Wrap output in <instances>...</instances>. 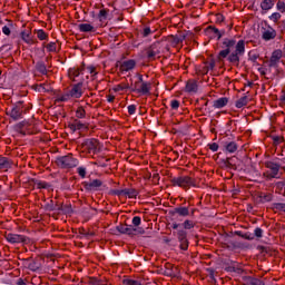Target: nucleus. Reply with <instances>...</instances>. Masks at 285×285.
Masks as SVG:
<instances>
[{"label": "nucleus", "mask_w": 285, "mask_h": 285, "mask_svg": "<svg viewBox=\"0 0 285 285\" xmlns=\"http://www.w3.org/2000/svg\"><path fill=\"white\" fill-rule=\"evenodd\" d=\"M223 50L218 52L217 59L218 61H224L227 59L232 66L236 68L239 67L240 57H244L246 52V41L225 38L223 40Z\"/></svg>", "instance_id": "nucleus-1"}, {"label": "nucleus", "mask_w": 285, "mask_h": 285, "mask_svg": "<svg viewBox=\"0 0 285 285\" xmlns=\"http://www.w3.org/2000/svg\"><path fill=\"white\" fill-rule=\"evenodd\" d=\"M56 164L59 168H77V166H79V159H77L72 154H68L66 156L57 157Z\"/></svg>", "instance_id": "nucleus-2"}, {"label": "nucleus", "mask_w": 285, "mask_h": 285, "mask_svg": "<svg viewBox=\"0 0 285 285\" xmlns=\"http://www.w3.org/2000/svg\"><path fill=\"white\" fill-rule=\"evenodd\" d=\"M23 112H26V107H23V101L16 102L11 109H7V115L13 121H19L23 117Z\"/></svg>", "instance_id": "nucleus-3"}, {"label": "nucleus", "mask_w": 285, "mask_h": 285, "mask_svg": "<svg viewBox=\"0 0 285 285\" xmlns=\"http://www.w3.org/2000/svg\"><path fill=\"white\" fill-rule=\"evenodd\" d=\"M173 186H178L179 188H184L188 190L190 186H195V179L190 178V176H178L170 179Z\"/></svg>", "instance_id": "nucleus-4"}, {"label": "nucleus", "mask_w": 285, "mask_h": 285, "mask_svg": "<svg viewBox=\"0 0 285 285\" xmlns=\"http://www.w3.org/2000/svg\"><path fill=\"white\" fill-rule=\"evenodd\" d=\"M82 148L88 153V155H97V153H99V140L95 138L86 139L82 142Z\"/></svg>", "instance_id": "nucleus-5"}, {"label": "nucleus", "mask_w": 285, "mask_h": 285, "mask_svg": "<svg viewBox=\"0 0 285 285\" xmlns=\"http://www.w3.org/2000/svg\"><path fill=\"white\" fill-rule=\"evenodd\" d=\"M6 239L9 244H30V238L28 236L13 233L6 234Z\"/></svg>", "instance_id": "nucleus-6"}, {"label": "nucleus", "mask_w": 285, "mask_h": 285, "mask_svg": "<svg viewBox=\"0 0 285 285\" xmlns=\"http://www.w3.org/2000/svg\"><path fill=\"white\" fill-rule=\"evenodd\" d=\"M265 167L271 170L268 177L272 179H279V169L282 168V165L274 161H265Z\"/></svg>", "instance_id": "nucleus-7"}, {"label": "nucleus", "mask_w": 285, "mask_h": 285, "mask_svg": "<svg viewBox=\"0 0 285 285\" xmlns=\"http://www.w3.org/2000/svg\"><path fill=\"white\" fill-rule=\"evenodd\" d=\"M150 88H153V83L150 82H135L134 88H131V92H139L140 95H150Z\"/></svg>", "instance_id": "nucleus-8"}, {"label": "nucleus", "mask_w": 285, "mask_h": 285, "mask_svg": "<svg viewBox=\"0 0 285 285\" xmlns=\"http://www.w3.org/2000/svg\"><path fill=\"white\" fill-rule=\"evenodd\" d=\"M275 37H277V31L271 24L262 28V39L264 41H272Z\"/></svg>", "instance_id": "nucleus-9"}, {"label": "nucleus", "mask_w": 285, "mask_h": 285, "mask_svg": "<svg viewBox=\"0 0 285 285\" xmlns=\"http://www.w3.org/2000/svg\"><path fill=\"white\" fill-rule=\"evenodd\" d=\"M279 59H282V50L277 49V50L273 51L269 61H266L265 63L269 68H274V70H277Z\"/></svg>", "instance_id": "nucleus-10"}, {"label": "nucleus", "mask_w": 285, "mask_h": 285, "mask_svg": "<svg viewBox=\"0 0 285 285\" xmlns=\"http://www.w3.org/2000/svg\"><path fill=\"white\" fill-rule=\"evenodd\" d=\"M177 239L180 244V250H188V233L184 229H179L177 232Z\"/></svg>", "instance_id": "nucleus-11"}, {"label": "nucleus", "mask_w": 285, "mask_h": 285, "mask_svg": "<svg viewBox=\"0 0 285 285\" xmlns=\"http://www.w3.org/2000/svg\"><path fill=\"white\" fill-rule=\"evenodd\" d=\"M68 94L71 99H80L81 95H83V82H78L73 85Z\"/></svg>", "instance_id": "nucleus-12"}, {"label": "nucleus", "mask_w": 285, "mask_h": 285, "mask_svg": "<svg viewBox=\"0 0 285 285\" xmlns=\"http://www.w3.org/2000/svg\"><path fill=\"white\" fill-rule=\"evenodd\" d=\"M169 215H171V217H175V215H178L179 217H188L190 215V209L188 207H176L169 212Z\"/></svg>", "instance_id": "nucleus-13"}, {"label": "nucleus", "mask_w": 285, "mask_h": 285, "mask_svg": "<svg viewBox=\"0 0 285 285\" xmlns=\"http://www.w3.org/2000/svg\"><path fill=\"white\" fill-rule=\"evenodd\" d=\"M104 186V181L99 179H94L89 183H85L86 190H99Z\"/></svg>", "instance_id": "nucleus-14"}, {"label": "nucleus", "mask_w": 285, "mask_h": 285, "mask_svg": "<svg viewBox=\"0 0 285 285\" xmlns=\"http://www.w3.org/2000/svg\"><path fill=\"white\" fill-rule=\"evenodd\" d=\"M69 128L72 132H77V130H88V125L75 119L72 124H69Z\"/></svg>", "instance_id": "nucleus-15"}, {"label": "nucleus", "mask_w": 285, "mask_h": 285, "mask_svg": "<svg viewBox=\"0 0 285 285\" xmlns=\"http://www.w3.org/2000/svg\"><path fill=\"white\" fill-rule=\"evenodd\" d=\"M136 66H137V61L129 59V60L121 62L120 70H121V72H128L130 70H135Z\"/></svg>", "instance_id": "nucleus-16"}, {"label": "nucleus", "mask_w": 285, "mask_h": 285, "mask_svg": "<svg viewBox=\"0 0 285 285\" xmlns=\"http://www.w3.org/2000/svg\"><path fill=\"white\" fill-rule=\"evenodd\" d=\"M137 229L132 227V225H119L117 226V232L121 233L122 235H135Z\"/></svg>", "instance_id": "nucleus-17"}, {"label": "nucleus", "mask_w": 285, "mask_h": 285, "mask_svg": "<svg viewBox=\"0 0 285 285\" xmlns=\"http://www.w3.org/2000/svg\"><path fill=\"white\" fill-rule=\"evenodd\" d=\"M20 37L24 43H28V46L37 43V39L32 37V32L30 31H21Z\"/></svg>", "instance_id": "nucleus-18"}, {"label": "nucleus", "mask_w": 285, "mask_h": 285, "mask_svg": "<svg viewBox=\"0 0 285 285\" xmlns=\"http://www.w3.org/2000/svg\"><path fill=\"white\" fill-rule=\"evenodd\" d=\"M239 159L237 157H229L223 160V164L226 168H237V163Z\"/></svg>", "instance_id": "nucleus-19"}, {"label": "nucleus", "mask_w": 285, "mask_h": 285, "mask_svg": "<svg viewBox=\"0 0 285 285\" xmlns=\"http://www.w3.org/2000/svg\"><path fill=\"white\" fill-rule=\"evenodd\" d=\"M12 168V160L8 157L0 156V170Z\"/></svg>", "instance_id": "nucleus-20"}, {"label": "nucleus", "mask_w": 285, "mask_h": 285, "mask_svg": "<svg viewBox=\"0 0 285 285\" xmlns=\"http://www.w3.org/2000/svg\"><path fill=\"white\" fill-rule=\"evenodd\" d=\"M275 6V0H263L261 2V10L264 12H268V10H273Z\"/></svg>", "instance_id": "nucleus-21"}, {"label": "nucleus", "mask_w": 285, "mask_h": 285, "mask_svg": "<svg viewBox=\"0 0 285 285\" xmlns=\"http://www.w3.org/2000/svg\"><path fill=\"white\" fill-rule=\"evenodd\" d=\"M137 195H139V191H137V189H132V188H125L122 196L124 197H129V199H137Z\"/></svg>", "instance_id": "nucleus-22"}, {"label": "nucleus", "mask_w": 285, "mask_h": 285, "mask_svg": "<svg viewBox=\"0 0 285 285\" xmlns=\"http://www.w3.org/2000/svg\"><path fill=\"white\" fill-rule=\"evenodd\" d=\"M186 92H197V80H188L185 87Z\"/></svg>", "instance_id": "nucleus-23"}, {"label": "nucleus", "mask_w": 285, "mask_h": 285, "mask_svg": "<svg viewBox=\"0 0 285 285\" xmlns=\"http://www.w3.org/2000/svg\"><path fill=\"white\" fill-rule=\"evenodd\" d=\"M58 213H62V215H72V205H59Z\"/></svg>", "instance_id": "nucleus-24"}, {"label": "nucleus", "mask_w": 285, "mask_h": 285, "mask_svg": "<svg viewBox=\"0 0 285 285\" xmlns=\"http://www.w3.org/2000/svg\"><path fill=\"white\" fill-rule=\"evenodd\" d=\"M159 46V42H155L150 49L147 51V57L148 59H155V57H157V55H159L158 50H155V48H157Z\"/></svg>", "instance_id": "nucleus-25"}, {"label": "nucleus", "mask_w": 285, "mask_h": 285, "mask_svg": "<svg viewBox=\"0 0 285 285\" xmlns=\"http://www.w3.org/2000/svg\"><path fill=\"white\" fill-rule=\"evenodd\" d=\"M228 106V98L223 97V98H218L217 100L214 101V108H224Z\"/></svg>", "instance_id": "nucleus-26"}, {"label": "nucleus", "mask_w": 285, "mask_h": 285, "mask_svg": "<svg viewBox=\"0 0 285 285\" xmlns=\"http://www.w3.org/2000/svg\"><path fill=\"white\" fill-rule=\"evenodd\" d=\"M207 32H212V35H215L218 40L222 39V37H224V35L226 33V31H219V29H217L213 26H209L207 28Z\"/></svg>", "instance_id": "nucleus-27"}, {"label": "nucleus", "mask_w": 285, "mask_h": 285, "mask_svg": "<svg viewBox=\"0 0 285 285\" xmlns=\"http://www.w3.org/2000/svg\"><path fill=\"white\" fill-rule=\"evenodd\" d=\"M80 32H95V27L90 23L78 24Z\"/></svg>", "instance_id": "nucleus-28"}, {"label": "nucleus", "mask_w": 285, "mask_h": 285, "mask_svg": "<svg viewBox=\"0 0 285 285\" xmlns=\"http://www.w3.org/2000/svg\"><path fill=\"white\" fill-rule=\"evenodd\" d=\"M45 209L49 210L50 213H52V210H59V204L55 203V200H49L45 205Z\"/></svg>", "instance_id": "nucleus-29"}, {"label": "nucleus", "mask_w": 285, "mask_h": 285, "mask_svg": "<svg viewBox=\"0 0 285 285\" xmlns=\"http://www.w3.org/2000/svg\"><path fill=\"white\" fill-rule=\"evenodd\" d=\"M237 148L238 146L235 141H230L225 145V150H227V153H237Z\"/></svg>", "instance_id": "nucleus-30"}, {"label": "nucleus", "mask_w": 285, "mask_h": 285, "mask_svg": "<svg viewBox=\"0 0 285 285\" xmlns=\"http://www.w3.org/2000/svg\"><path fill=\"white\" fill-rule=\"evenodd\" d=\"M235 235H237L238 237H242L243 239H247V240H253V239H255V236H253V234H250V233H242V232H239V230H237V232H235Z\"/></svg>", "instance_id": "nucleus-31"}, {"label": "nucleus", "mask_w": 285, "mask_h": 285, "mask_svg": "<svg viewBox=\"0 0 285 285\" xmlns=\"http://www.w3.org/2000/svg\"><path fill=\"white\" fill-rule=\"evenodd\" d=\"M244 106H248V96H244L236 101V108H244Z\"/></svg>", "instance_id": "nucleus-32"}, {"label": "nucleus", "mask_w": 285, "mask_h": 285, "mask_svg": "<svg viewBox=\"0 0 285 285\" xmlns=\"http://www.w3.org/2000/svg\"><path fill=\"white\" fill-rule=\"evenodd\" d=\"M124 90H130V85L126 82H121L120 85H117L115 88L116 92H121Z\"/></svg>", "instance_id": "nucleus-33"}, {"label": "nucleus", "mask_w": 285, "mask_h": 285, "mask_svg": "<svg viewBox=\"0 0 285 285\" xmlns=\"http://www.w3.org/2000/svg\"><path fill=\"white\" fill-rule=\"evenodd\" d=\"M37 38L40 41H46V39H48V33H46V31H43V29H39L36 31Z\"/></svg>", "instance_id": "nucleus-34"}, {"label": "nucleus", "mask_w": 285, "mask_h": 285, "mask_svg": "<svg viewBox=\"0 0 285 285\" xmlns=\"http://www.w3.org/2000/svg\"><path fill=\"white\" fill-rule=\"evenodd\" d=\"M76 117L77 119H85L86 118V109L83 107H78L76 110Z\"/></svg>", "instance_id": "nucleus-35"}, {"label": "nucleus", "mask_w": 285, "mask_h": 285, "mask_svg": "<svg viewBox=\"0 0 285 285\" xmlns=\"http://www.w3.org/2000/svg\"><path fill=\"white\" fill-rule=\"evenodd\" d=\"M276 10L278 12H282V14H284L285 12V0H278L276 3Z\"/></svg>", "instance_id": "nucleus-36"}, {"label": "nucleus", "mask_w": 285, "mask_h": 285, "mask_svg": "<svg viewBox=\"0 0 285 285\" xmlns=\"http://www.w3.org/2000/svg\"><path fill=\"white\" fill-rule=\"evenodd\" d=\"M36 68L38 72H41V75H46V72H48V69L46 68V65L43 62H38L36 65Z\"/></svg>", "instance_id": "nucleus-37"}, {"label": "nucleus", "mask_w": 285, "mask_h": 285, "mask_svg": "<svg viewBox=\"0 0 285 285\" xmlns=\"http://www.w3.org/2000/svg\"><path fill=\"white\" fill-rule=\"evenodd\" d=\"M69 99H72V97L70 96L69 92H67V94H65V95L58 97V98L56 99V101H57L58 104H61V102H63V101H69Z\"/></svg>", "instance_id": "nucleus-38"}, {"label": "nucleus", "mask_w": 285, "mask_h": 285, "mask_svg": "<svg viewBox=\"0 0 285 285\" xmlns=\"http://www.w3.org/2000/svg\"><path fill=\"white\" fill-rule=\"evenodd\" d=\"M79 75H81V70L80 69H70L69 70V77L70 79H73L79 77Z\"/></svg>", "instance_id": "nucleus-39"}, {"label": "nucleus", "mask_w": 285, "mask_h": 285, "mask_svg": "<svg viewBox=\"0 0 285 285\" xmlns=\"http://www.w3.org/2000/svg\"><path fill=\"white\" fill-rule=\"evenodd\" d=\"M183 227L185 228V230H190V228H195V223L187 219L183 223Z\"/></svg>", "instance_id": "nucleus-40"}, {"label": "nucleus", "mask_w": 285, "mask_h": 285, "mask_svg": "<svg viewBox=\"0 0 285 285\" xmlns=\"http://www.w3.org/2000/svg\"><path fill=\"white\" fill-rule=\"evenodd\" d=\"M271 21H273L274 23H277V21H279V19H282V13L281 12H274L269 16Z\"/></svg>", "instance_id": "nucleus-41"}, {"label": "nucleus", "mask_w": 285, "mask_h": 285, "mask_svg": "<svg viewBox=\"0 0 285 285\" xmlns=\"http://www.w3.org/2000/svg\"><path fill=\"white\" fill-rule=\"evenodd\" d=\"M98 19L100 21H104V19H108V10L107 9H101L98 13Z\"/></svg>", "instance_id": "nucleus-42"}, {"label": "nucleus", "mask_w": 285, "mask_h": 285, "mask_svg": "<svg viewBox=\"0 0 285 285\" xmlns=\"http://www.w3.org/2000/svg\"><path fill=\"white\" fill-rule=\"evenodd\" d=\"M273 68L275 67H269L267 65V67H265V70L268 75H271V79H273V77H276L277 72H278V69H275V71H273Z\"/></svg>", "instance_id": "nucleus-43"}, {"label": "nucleus", "mask_w": 285, "mask_h": 285, "mask_svg": "<svg viewBox=\"0 0 285 285\" xmlns=\"http://www.w3.org/2000/svg\"><path fill=\"white\" fill-rule=\"evenodd\" d=\"M89 284H91V285H107L106 283H104V281L95 278V277H91L89 279Z\"/></svg>", "instance_id": "nucleus-44"}, {"label": "nucleus", "mask_w": 285, "mask_h": 285, "mask_svg": "<svg viewBox=\"0 0 285 285\" xmlns=\"http://www.w3.org/2000/svg\"><path fill=\"white\" fill-rule=\"evenodd\" d=\"M77 173H78L79 177H81V179H86V174H87L86 167H78Z\"/></svg>", "instance_id": "nucleus-45"}, {"label": "nucleus", "mask_w": 285, "mask_h": 285, "mask_svg": "<svg viewBox=\"0 0 285 285\" xmlns=\"http://www.w3.org/2000/svg\"><path fill=\"white\" fill-rule=\"evenodd\" d=\"M47 50H48L49 52H57V42H49V43L47 45Z\"/></svg>", "instance_id": "nucleus-46"}, {"label": "nucleus", "mask_w": 285, "mask_h": 285, "mask_svg": "<svg viewBox=\"0 0 285 285\" xmlns=\"http://www.w3.org/2000/svg\"><path fill=\"white\" fill-rule=\"evenodd\" d=\"M254 235H255V237H257L258 239H261V237L264 236V229H263V228H259V227H256L255 230H254Z\"/></svg>", "instance_id": "nucleus-47"}, {"label": "nucleus", "mask_w": 285, "mask_h": 285, "mask_svg": "<svg viewBox=\"0 0 285 285\" xmlns=\"http://www.w3.org/2000/svg\"><path fill=\"white\" fill-rule=\"evenodd\" d=\"M122 284L124 285H141V283H139L138 281H135V279H124Z\"/></svg>", "instance_id": "nucleus-48"}, {"label": "nucleus", "mask_w": 285, "mask_h": 285, "mask_svg": "<svg viewBox=\"0 0 285 285\" xmlns=\"http://www.w3.org/2000/svg\"><path fill=\"white\" fill-rule=\"evenodd\" d=\"M272 139H273L275 146H279V144H282L284 141V138L281 136H273Z\"/></svg>", "instance_id": "nucleus-49"}, {"label": "nucleus", "mask_w": 285, "mask_h": 285, "mask_svg": "<svg viewBox=\"0 0 285 285\" xmlns=\"http://www.w3.org/2000/svg\"><path fill=\"white\" fill-rule=\"evenodd\" d=\"M248 57H249V61H253V63H256L257 59H259V55L253 53V52H249Z\"/></svg>", "instance_id": "nucleus-50"}, {"label": "nucleus", "mask_w": 285, "mask_h": 285, "mask_svg": "<svg viewBox=\"0 0 285 285\" xmlns=\"http://www.w3.org/2000/svg\"><path fill=\"white\" fill-rule=\"evenodd\" d=\"M250 285H265L259 278H249Z\"/></svg>", "instance_id": "nucleus-51"}, {"label": "nucleus", "mask_w": 285, "mask_h": 285, "mask_svg": "<svg viewBox=\"0 0 285 285\" xmlns=\"http://www.w3.org/2000/svg\"><path fill=\"white\" fill-rule=\"evenodd\" d=\"M110 195H117V197H124V189H112Z\"/></svg>", "instance_id": "nucleus-52"}, {"label": "nucleus", "mask_w": 285, "mask_h": 285, "mask_svg": "<svg viewBox=\"0 0 285 285\" xmlns=\"http://www.w3.org/2000/svg\"><path fill=\"white\" fill-rule=\"evenodd\" d=\"M209 150H212L213 153H217V150H219V145L217 142H213L208 145Z\"/></svg>", "instance_id": "nucleus-53"}, {"label": "nucleus", "mask_w": 285, "mask_h": 285, "mask_svg": "<svg viewBox=\"0 0 285 285\" xmlns=\"http://www.w3.org/2000/svg\"><path fill=\"white\" fill-rule=\"evenodd\" d=\"M131 222H132V225L136 227L141 226V217L139 216H135Z\"/></svg>", "instance_id": "nucleus-54"}, {"label": "nucleus", "mask_w": 285, "mask_h": 285, "mask_svg": "<svg viewBox=\"0 0 285 285\" xmlns=\"http://www.w3.org/2000/svg\"><path fill=\"white\" fill-rule=\"evenodd\" d=\"M153 33V30H150V27H145L141 35L142 37H149Z\"/></svg>", "instance_id": "nucleus-55"}, {"label": "nucleus", "mask_w": 285, "mask_h": 285, "mask_svg": "<svg viewBox=\"0 0 285 285\" xmlns=\"http://www.w3.org/2000/svg\"><path fill=\"white\" fill-rule=\"evenodd\" d=\"M170 107L173 110H177L179 108V100H171Z\"/></svg>", "instance_id": "nucleus-56"}, {"label": "nucleus", "mask_w": 285, "mask_h": 285, "mask_svg": "<svg viewBox=\"0 0 285 285\" xmlns=\"http://www.w3.org/2000/svg\"><path fill=\"white\" fill-rule=\"evenodd\" d=\"M261 199H262V202H271V199H273V196L262 194Z\"/></svg>", "instance_id": "nucleus-57"}, {"label": "nucleus", "mask_w": 285, "mask_h": 285, "mask_svg": "<svg viewBox=\"0 0 285 285\" xmlns=\"http://www.w3.org/2000/svg\"><path fill=\"white\" fill-rule=\"evenodd\" d=\"M37 187L38 188H50V185L48 184V183H45V181H39L38 184H37Z\"/></svg>", "instance_id": "nucleus-58"}, {"label": "nucleus", "mask_w": 285, "mask_h": 285, "mask_svg": "<svg viewBox=\"0 0 285 285\" xmlns=\"http://www.w3.org/2000/svg\"><path fill=\"white\" fill-rule=\"evenodd\" d=\"M128 112L130 115H135V112H137V106H135V105L128 106Z\"/></svg>", "instance_id": "nucleus-59"}, {"label": "nucleus", "mask_w": 285, "mask_h": 285, "mask_svg": "<svg viewBox=\"0 0 285 285\" xmlns=\"http://www.w3.org/2000/svg\"><path fill=\"white\" fill-rule=\"evenodd\" d=\"M2 32H3V35H6L7 37H10V33H11L10 27L4 26V27L2 28Z\"/></svg>", "instance_id": "nucleus-60"}, {"label": "nucleus", "mask_w": 285, "mask_h": 285, "mask_svg": "<svg viewBox=\"0 0 285 285\" xmlns=\"http://www.w3.org/2000/svg\"><path fill=\"white\" fill-rule=\"evenodd\" d=\"M276 208H277V210H282L283 213H285V203L276 204Z\"/></svg>", "instance_id": "nucleus-61"}, {"label": "nucleus", "mask_w": 285, "mask_h": 285, "mask_svg": "<svg viewBox=\"0 0 285 285\" xmlns=\"http://www.w3.org/2000/svg\"><path fill=\"white\" fill-rule=\"evenodd\" d=\"M88 72H90V75H97V68L89 66L87 67Z\"/></svg>", "instance_id": "nucleus-62"}, {"label": "nucleus", "mask_w": 285, "mask_h": 285, "mask_svg": "<svg viewBox=\"0 0 285 285\" xmlns=\"http://www.w3.org/2000/svg\"><path fill=\"white\" fill-rule=\"evenodd\" d=\"M258 71L261 72L262 77H266V75H268L265 68H259Z\"/></svg>", "instance_id": "nucleus-63"}, {"label": "nucleus", "mask_w": 285, "mask_h": 285, "mask_svg": "<svg viewBox=\"0 0 285 285\" xmlns=\"http://www.w3.org/2000/svg\"><path fill=\"white\" fill-rule=\"evenodd\" d=\"M279 101H282L283 104H285V90L282 91V95L279 97Z\"/></svg>", "instance_id": "nucleus-64"}]
</instances>
